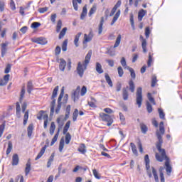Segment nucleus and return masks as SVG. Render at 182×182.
Instances as JSON below:
<instances>
[{
    "instance_id": "4468645a",
    "label": "nucleus",
    "mask_w": 182,
    "mask_h": 182,
    "mask_svg": "<svg viewBox=\"0 0 182 182\" xmlns=\"http://www.w3.org/2000/svg\"><path fill=\"white\" fill-rule=\"evenodd\" d=\"M146 14H147V11H146L144 9L139 10V11L138 13V21L139 22H141V21H143V18H144V16H146Z\"/></svg>"
},
{
    "instance_id": "338daca9",
    "label": "nucleus",
    "mask_w": 182,
    "mask_h": 182,
    "mask_svg": "<svg viewBox=\"0 0 182 182\" xmlns=\"http://www.w3.org/2000/svg\"><path fill=\"white\" fill-rule=\"evenodd\" d=\"M60 50H61L60 46H58L55 50V53L56 56H58V55H60Z\"/></svg>"
},
{
    "instance_id": "c756f323",
    "label": "nucleus",
    "mask_w": 182,
    "mask_h": 182,
    "mask_svg": "<svg viewBox=\"0 0 182 182\" xmlns=\"http://www.w3.org/2000/svg\"><path fill=\"white\" fill-rule=\"evenodd\" d=\"M163 170H164V167L160 166V168H159V176H160V178H161V182H165L164 173H163Z\"/></svg>"
},
{
    "instance_id": "4c0bfd02",
    "label": "nucleus",
    "mask_w": 182,
    "mask_h": 182,
    "mask_svg": "<svg viewBox=\"0 0 182 182\" xmlns=\"http://www.w3.org/2000/svg\"><path fill=\"white\" fill-rule=\"evenodd\" d=\"M60 29H62V20H58L56 26L57 33H59V32H60Z\"/></svg>"
},
{
    "instance_id": "774afa93",
    "label": "nucleus",
    "mask_w": 182,
    "mask_h": 182,
    "mask_svg": "<svg viewBox=\"0 0 182 182\" xmlns=\"http://www.w3.org/2000/svg\"><path fill=\"white\" fill-rule=\"evenodd\" d=\"M43 113H45V112H43V110H41L38 113V116L37 117V119L38 120H42L43 117Z\"/></svg>"
},
{
    "instance_id": "a18cd8bd",
    "label": "nucleus",
    "mask_w": 182,
    "mask_h": 182,
    "mask_svg": "<svg viewBox=\"0 0 182 182\" xmlns=\"http://www.w3.org/2000/svg\"><path fill=\"white\" fill-rule=\"evenodd\" d=\"M72 99L74 102H76L77 99H79V93H77V91H75L72 95Z\"/></svg>"
},
{
    "instance_id": "b1692460",
    "label": "nucleus",
    "mask_w": 182,
    "mask_h": 182,
    "mask_svg": "<svg viewBox=\"0 0 182 182\" xmlns=\"http://www.w3.org/2000/svg\"><path fill=\"white\" fill-rule=\"evenodd\" d=\"M12 149H14V145L12 144V141H9L8 147L6 151V154L9 156V154L12 151Z\"/></svg>"
},
{
    "instance_id": "f3484780",
    "label": "nucleus",
    "mask_w": 182,
    "mask_h": 182,
    "mask_svg": "<svg viewBox=\"0 0 182 182\" xmlns=\"http://www.w3.org/2000/svg\"><path fill=\"white\" fill-rule=\"evenodd\" d=\"M139 126L141 133H143V134H146L147 132H149V127H147V125L143 122H141Z\"/></svg>"
},
{
    "instance_id": "9d476101",
    "label": "nucleus",
    "mask_w": 182,
    "mask_h": 182,
    "mask_svg": "<svg viewBox=\"0 0 182 182\" xmlns=\"http://www.w3.org/2000/svg\"><path fill=\"white\" fill-rule=\"evenodd\" d=\"M58 63H59V69L61 72H65V69H66V60L63 58H60L57 60Z\"/></svg>"
},
{
    "instance_id": "a211bd4d",
    "label": "nucleus",
    "mask_w": 182,
    "mask_h": 182,
    "mask_svg": "<svg viewBox=\"0 0 182 182\" xmlns=\"http://www.w3.org/2000/svg\"><path fill=\"white\" fill-rule=\"evenodd\" d=\"M103 23H105V17H101V20L98 26L99 35H102V32H103Z\"/></svg>"
},
{
    "instance_id": "f704fd0d",
    "label": "nucleus",
    "mask_w": 182,
    "mask_h": 182,
    "mask_svg": "<svg viewBox=\"0 0 182 182\" xmlns=\"http://www.w3.org/2000/svg\"><path fill=\"white\" fill-rule=\"evenodd\" d=\"M130 23H131V26L133 29V31H134L136 29L135 26H134V16H133V14H130Z\"/></svg>"
},
{
    "instance_id": "58836bf2",
    "label": "nucleus",
    "mask_w": 182,
    "mask_h": 182,
    "mask_svg": "<svg viewBox=\"0 0 182 182\" xmlns=\"http://www.w3.org/2000/svg\"><path fill=\"white\" fill-rule=\"evenodd\" d=\"M63 52H66L68 50V39H65L62 44Z\"/></svg>"
},
{
    "instance_id": "393cba45",
    "label": "nucleus",
    "mask_w": 182,
    "mask_h": 182,
    "mask_svg": "<svg viewBox=\"0 0 182 182\" xmlns=\"http://www.w3.org/2000/svg\"><path fill=\"white\" fill-rule=\"evenodd\" d=\"M151 170H152V174L154 176L155 181L160 182V181L159 180V175L157 174V171L156 170V168L152 166Z\"/></svg>"
},
{
    "instance_id": "a878e982",
    "label": "nucleus",
    "mask_w": 182,
    "mask_h": 182,
    "mask_svg": "<svg viewBox=\"0 0 182 182\" xmlns=\"http://www.w3.org/2000/svg\"><path fill=\"white\" fill-rule=\"evenodd\" d=\"M28 136L31 137L33 132V124H30L27 128Z\"/></svg>"
},
{
    "instance_id": "2f4dec72",
    "label": "nucleus",
    "mask_w": 182,
    "mask_h": 182,
    "mask_svg": "<svg viewBox=\"0 0 182 182\" xmlns=\"http://www.w3.org/2000/svg\"><path fill=\"white\" fill-rule=\"evenodd\" d=\"M59 133H60L59 130H58L51 141L50 146H53V144H55V143H56V141H58V137H59Z\"/></svg>"
},
{
    "instance_id": "7ed1b4c3",
    "label": "nucleus",
    "mask_w": 182,
    "mask_h": 182,
    "mask_svg": "<svg viewBox=\"0 0 182 182\" xmlns=\"http://www.w3.org/2000/svg\"><path fill=\"white\" fill-rule=\"evenodd\" d=\"M128 85L129 86L122 88V98L124 101L129 100V91L131 93H134V90H136V85L133 80H129Z\"/></svg>"
},
{
    "instance_id": "4be33fe9",
    "label": "nucleus",
    "mask_w": 182,
    "mask_h": 182,
    "mask_svg": "<svg viewBox=\"0 0 182 182\" xmlns=\"http://www.w3.org/2000/svg\"><path fill=\"white\" fill-rule=\"evenodd\" d=\"M32 90H33V84L32 81H28L27 83V92L29 95L32 93Z\"/></svg>"
},
{
    "instance_id": "1a4fd4ad",
    "label": "nucleus",
    "mask_w": 182,
    "mask_h": 182,
    "mask_svg": "<svg viewBox=\"0 0 182 182\" xmlns=\"http://www.w3.org/2000/svg\"><path fill=\"white\" fill-rule=\"evenodd\" d=\"M32 42H34V43H38V45H46L48 43L46 38L43 37L34 38L32 39Z\"/></svg>"
},
{
    "instance_id": "ea45409f",
    "label": "nucleus",
    "mask_w": 182,
    "mask_h": 182,
    "mask_svg": "<svg viewBox=\"0 0 182 182\" xmlns=\"http://www.w3.org/2000/svg\"><path fill=\"white\" fill-rule=\"evenodd\" d=\"M63 147H65V140L63 139H61L60 141V144H59L60 153H62V151L63 150Z\"/></svg>"
},
{
    "instance_id": "37998d69",
    "label": "nucleus",
    "mask_w": 182,
    "mask_h": 182,
    "mask_svg": "<svg viewBox=\"0 0 182 182\" xmlns=\"http://www.w3.org/2000/svg\"><path fill=\"white\" fill-rule=\"evenodd\" d=\"M127 69H128V70H129V72L131 73V77L132 79H136V73H134V70L130 67H127Z\"/></svg>"
},
{
    "instance_id": "e433bc0d",
    "label": "nucleus",
    "mask_w": 182,
    "mask_h": 182,
    "mask_svg": "<svg viewBox=\"0 0 182 182\" xmlns=\"http://www.w3.org/2000/svg\"><path fill=\"white\" fill-rule=\"evenodd\" d=\"M58 91H59V86H56L53 91L51 99H55V97L58 96Z\"/></svg>"
},
{
    "instance_id": "c9c22d12",
    "label": "nucleus",
    "mask_w": 182,
    "mask_h": 182,
    "mask_svg": "<svg viewBox=\"0 0 182 182\" xmlns=\"http://www.w3.org/2000/svg\"><path fill=\"white\" fill-rule=\"evenodd\" d=\"M77 116H79V110L75 109L73 114V122H76V120H77Z\"/></svg>"
},
{
    "instance_id": "864d4df0",
    "label": "nucleus",
    "mask_w": 182,
    "mask_h": 182,
    "mask_svg": "<svg viewBox=\"0 0 182 182\" xmlns=\"http://www.w3.org/2000/svg\"><path fill=\"white\" fill-rule=\"evenodd\" d=\"M117 70H118V74L119 77H122L124 74V72L123 71V68L121 66H119L118 67Z\"/></svg>"
},
{
    "instance_id": "dca6fc26",
    "label": "nucleus",
    "mask_w": 182,
    "mask_h": 182,
    "mask_svg": "<svg viewBox=\"0 0 182 182\" xmlns=\"http://www.w3.org/2000/svg\"><path fill=\"white\" fill-rule=\"evenodd\" d=\"M47 148H48V145H45L41 149V150L40 151V152L38 153V154L37 155V156L35 159L36 161L39 160V159H41V157H42V156H43V154H45V151H46Z\"/></svg>"
},
{
    "instance_id": "8fccbe9b",
    "label": "nucleus",
    "mask_w": 182,
    "mask_h": 182,
    "mask_svg": "<svg viewBox=\"0 0 182 182\" xmlns=\"http://www.w3.org/2000/svg\"><path fill=\"white\" fill-rule=\"evenodd\" d=\"M146 110L148 113H151V112H153V107L151 106V104H150V102H146Z\"/></svg>"
},
{
    "instance_id": "6e6552de",
    "label": "nucleus",
    "mask_w": 182,
    "mask_h": 182,
    "mask_svg": "<svg viewBox=\"0 0 182 182\" xmlns=\"http://www.w3.org/2000/svg\"><path fill=\"white\" fill-rule=\"evenodd\" d=\"M144 161L146 164L147 176L149 177V178H151L153 175L151 174V171H150V159L149 158V155H145Z\"/></svg>"
},
{
    "instance_id": "680f3d73",
    "label": "nucleus",
    "mask_w": 182,
    "mask_h": 182,
    "mask_svg": "<svg viewBox=\"0 0 182 182\" xmlns=\"http://www.w3.org/2000/svg\"><path fill=\"white\" fill-rule=\"evenodd\" d=\"M120 107H122L123 109L124 110V112H127V106H126V105L124 104V102H120L119 103Z\"/></svg>"
},
{
    "instance_id": "f8f14e48",
    "label": "nucleus",
    "mask_w": 182,
    "mask_h": 182,
    "mask_svg": "<svg viewBox=\"0 0 182 182\" xmlns=\"http://www.w3.org/2000/svg\"><path fill=\"white\" fill-rule=\"evenodd\" d=\"M139 39L141 42L143 53H147V41L143 37V36H140Z\"/></svg>"
},
{
    "instance_id": "603ef678",
    "label": "nucleus",
    "mask_w": 182,
    "mask_h": 182,
    "mask_svg": "<svg viewBox=\"0 0 182 182\" xmlns=\"http://www.w3.org/2000/svg\"><path fill=\"white\" fill-rule=\"evenodd\" d=\"M151 62H153V55H151V53H149L147 62L148 68H150V66H151Z\"/></svg>"
},
{
    "instance_id": "f257e3e1",
    "label": "nucleus",
    "mask_w": 182,
    "mask_h": 182,
    "mask_svg": "<svg viewBox=\"0 0 182 182\" xmlns=\"http://www.w3.org/2000/svg\"><path fill=\"white\" fill-rule=\"evenodd\" d=\"M166 133V129H164V122H161L159 124V131L156 132V136L158 139V141L156 142V149L159 153H156L155 158L157 161L162 163L164 160H166L165 166L166 174L170 176L171 174L172 168L170 165V158L167 156L166 154V149H161V146H163V136Z\"/></svg>"
},
{
    "instance_id": "e2e57ef3",
    "label": "nucleus",
    "mask_w": 182,
    "mask_h": 182,
    "mask_svg": "<svg viewBox=\"0 0 182 182\" xmlns=\"http://www.w3.org/2000/svg\"><path fill=\"white\" fill-rule=\"evenodd\" d=\"M145 36L146 38L150 37V28L147 27L145 29Z\"/></svg>"
},
{
    "instance_id": "473e14b6",
    "label": "nucleus",
    "mask_w": 182,
    "mask_h": 182,
    "mask_svg": "<svg viewBox=\"0 0 182 182\" xmlns=\"http://www.w3.org/2000/svg\"><path fill=\"white\" fill-rule=\"evenodd\" d=\"M66 31H68V28L65 27L62 29V31L60 32L58 38L59 39H63L64 36L66 35Z\"/></svg>"
},
{
    "instance_id": "ddd939ff",
    "label": "nucleus",
    "mask_w": 182,
    "mask_h": 182,
    "mask_svg": "<svg viewBox=\"0 0 182 182\" xmlns=\"http://www.w3.org/2000/svg\"><path fill=\"white\" fill-rule=\"evenodd\" d=\"M8 45H9V43L8 41H6L5 43H1V57L2 58L5 56V54L8 50Z\"/></svg>"
},
{
    "instance_id": "052dcab7",
    "label": "nucleus",
    "mask_w": 182,
    "mask_h": 182,
    "mask_svg": "<svg viewBox=\"0 0 182 182\" xmlns=\"http://www.w3.org/2000/svg\"><path fill=\"white\" fill-rule=\"evenodd\" d=\"M96 6H93L89 11V16H92V15L96 12Z\"/></svg>"
},
{
    "instance_id": "13d9d810",
    "label": "nucleus",
    "mask_w": 182,
    "mask_h": 182,
    "mask_svg": "<svg viewBox=\"0 0 182 182\" xmlns=\"http://www.w3.org/2000/svg\"><path fill=\"white\" fill-rule=\"evenodd\" d=\"M39 26H41V23L39 22H33L31 24V28L33 29H36V28H39Z\"/></svg>"
},
{
    "instance_id": "cd10ccee",
    "label": "nucleus",
    "mask_w": 182,
    "mask_h": 182,
    "mask_svg": "<svg viewBox=\"0 0 182 182\" xmlns=\"http://www.w3.org/2000/svg\"><path fill=\"white\" fill-rule=\"evenodd\" d=\"M120 42H122V35L119 34L116 39L115 43L114 45V48H119V46L120 45Z\"/></svg>"
},
{
    "instance_id": "c85d7f7f",
    "label": "nucleus",
    "mask_w": 182,
    "mask_h": 182,
    "mask_svg": "<svg viewBox=\"0 0 182 182\" xmlns=\"http://www.w3.org/2000/svg\"><path fill=\"white\" fill-rule=\"evenodd\" d=\"M55 129H56V125L55 124V122H51L50 130H49L50 136H53V133H55Z\"/></svg>"
},
{
    "instance_id": "de8ad7c7",
    "label": "nucleus",
    "mask_w": 182,
    "mask_h": 182,
    "mask_svg": "<svg viewBox=\"0 0 182 182\" xmlns=\"http://www.w3.org/2000/svg\"><path fill=\"white\" fill-rule=\"evenodd\" d=\"M147 97L149 100V102H151L152 103V105H156V101L154 100V99L151 97V93L149 92L147 94Z\"/></svg>"
},
{
    "instance_id": "0eeeda50",
    "label": "nucleus",
    "mask_w": 182,
    "mask_h": 182,
    "mask_svg": "<svg viewBox=\"0 0 182 182\" xmlns=\"http://www.w3.org/2000/svg\"><path fill=\"white\" fill-rule=\"evenodd\" d=\"M22 112L25 113L23 117V125L25 126L28 123V119H29V111L25 112L26 110V107H28V104L26 102H23L21 105Z\"/></svg>"
},
{
    "instance_id": "f03ea898",
    "label": "nucleus",
    "mask_w": 182,
    "mask_h": 182,
    "mask_svg": "<svg viewBox=\"0 0 182 182\" xmlns=\"http://www.w3.org/2000/svg\"><path fill=\"white\" fill-rule=\"evenodd\" d=\"M92 58V51H89L85 56L84 64L79 62L77 66V73L79 75L80 77H83V75L85 74V70H86L87 68V65H89V62H90V58Z\"/></svg>"
},
{
    "instance_id": "49530a36",
    "label": "nucleus",
    "mask_w": 182,
    "mask_h": 182,
    "mask_svg": "<svg viewBox=\"0 0 182 182\" xmlns=\"http://www.w3.org/2000/svg\"><path fill=\"white\" fill-rule=\"evenodd\" d=\"M5 122H3V124L1 125H0V138L2 137V134H4V131L5 130Z\"/></svg>"
},
{
    "instance_id": "3c124183",
    "label": "nucleus",
    "mask_w": 182,
    "mask_h": 182,
    "mask_svg": "<svg viewBox=\"0 0 182 182\" xmlns=\"http://www.w3.org/2000/svg\"><path fill=\"white\" fill-rule=\"evenodd\" d=\"M156 83H157V77H156V75H154L151 80V87H154Z\"/></svg>"
},
{
    "instance_id": "423d86ee",
    "label": "nucleus",
    "mask_w": 182,
    "mask_h": 182,
    "mask_svg": "<svg viewBox=\"0 0 182 182\" xmlns=\"http://www.w3.org/2000/svg\"><path fill=\"white\" fill-rule=\"evenodd\" d=\"M100 117H101L103 122H107V126H112V124L113 123V119H112L110 115L101 112L100 114Z\"/></svg>"
},
{
    "instance_id": "39448f33",
    "label": "nucleus",
    "mask_w": 182,
    "mask_h": 182,
    "mask_svg": "<svg viewBox=\"0 0 182 182\" xmlns=\"http://www.w3.org/2000/svg\"><path fill=\"white\" fill-rule=\"evenodd\" d=\"M143 102V88L139 87L136 90V105L138 107H141V103Z\"/></svg>"
},
{
    "instance_id": "c03bdc74",
    "label": "nucleus",
    "mask_w": 182,
    "mask_h": 182,
    "mask_svg": "<svg viewBox=\"0 0 182 182\" xmlns=\"http://www.w3.org/2000/svg\"><path fill=\"white\" fill-rule=\"evenodd\" d=\"M92 173L95 178H97V180H100L102 178V176H100V175L99 174V172H97L96 169H93Z\"/></svg>"
},
{
    "instance_id": "5701e85b",
    "label": "nucleus",
    "mask_w": 182,
    "mask_h": 182,
    "mask_svg": "<svg viewBox=\"0 0 182 182\" xmlns=\"http://www.w3.org/2000/svg\"><path fill=\"white\" fill-rule=\"evenodd\" d=\"M82 36V33H77L74 39V45L77 48L79 46V39Z\"/></svg>"
},
{
    "instance_id": "9b49d317",
    "label": "nucleus",
    "mask_w": 182,
    "mask_h": 182,
    "mask_svg": "<svg viewBox=\"0 0 182 182\" xmlns=\"http://www.w3.org/2000/svg\"><path fill=\"white\" fill-rule=\"evenodd\" d=\"M92 39H93V31H90L88 35H84V41H82V43L85 45L87 42H90Z\"/></svg>"
},
{
    "instance_id": "20e7f679",
    "label": "nucleus",
    "mask_w": 182,
    "mask_h": 182,
    "mask_svg": "<svg viewBox=\"0 0 182 182\" xmlns=\"http://www.w3.org/2000/svg\"><path fill=\"white\" fill-rule=\"evenodd\" d=\"M64 95H65V87H63L58 99V105H57V107L55 108L56 114H59V112H60V109L62 107V99H63Z\"/></svg>"
},
{
    "instance_id": "4d7b16f0",
    "label": "nucleus",
    "mask_w": 182,
    "mask_h": 182,
    "mask_svg": "<svg viewBox=\"0 0 182 182\" xmlns=\"http://www.w3.org/2000/svg\"><path fill=\"white\" fill-rule=\"evenodd\" d=\"M69 100V95L65 94L63 97V100L61 102L63 105H66L68 103V100Z\"/></svg>"
},
{
    "instance_id": "6e6d98bb",
    "label": "nucleus",
    "mask_w": 182,
    "mask_h": 182,
    "mask_svg": "<svg viewBox=\"0 0 182 182\" xmlns=\"http://www.w3.org/2000/svg\"><path fill=\"white\" fill-rule=\"evenodd\" d=\"M10 8L11 11H15L16 9V6H15V1H14V0H11L10 1Z\"/></svg>"
},
{
    "instance_id": "79ce46f5",
    "label": "nucleus",
    "mask_w": 182,
    "mask_h": 182,
    "mask_svg": "<svg viewBox=\"0 0 182 182\" xmlns=\"http://www.w3.org/2000/svg\"><path fill=\"white\" fill-rule=\"evenodd\" d=\"M70 140H72V136L69 132H68L65 135V144H69V143H70Z\"/></svg>"
},
{
    "instance_id": "2eb2a0df",
    "label": "nucleus",
    "mask_w": 182,
    "mask_h": 182,
    "mask_svg": "<svg viewBox=\"0 0 182 182\" xmlns=\"http://www.w3.org/2000/svg\"><path fill=\"white\" fill-rule=\"evenodd\" d=\"M12 166H18L19 164V156L17 154H14L12 156Z\"/></svg>"
},
{
    "instance_id": "09e8293b",
    "label": "nucleus",
    "mask_w": 182,
    "mask_h": 182,
    "mask_svg": "<svg viewBox=\"0 0 182 182\" xmlns=\"http://www.w3.org/2000/svg\"><path fill=\"white\" fill-rule=\"evenodd\" d=\"M57 123L58 124V130H59V133H60V129H62V127H63V122H60V118H58L57 119Z\"/></svg>"
},
{
    "instance_id": "5fc2aeb1",
    "label": "nucleus",
    "mask_w": 182,
    "mask_h": 182,
    "mask_svg": "<svg viewBox=\"0 0 182 182\" xmlns=\"http://www.w3.org/2000/svg\"><path fill=\"white\" fill-rule=\"evenodd\" d=\"M87 92V88H86V86H83L81 89L80 95L81 96H85Z\"/></svg>"
},
{
    "instance_id": "aec40b11",
    "label": "nucleus",
    "mask_w": 182,
    "mask_h": 182,
    "mask_svg": "<svg viewBox=\"0 0 182 182\" xmlns=\"http://www.w3.org/2000/svg\"><path fill=\"white\" fill-rule=\"evenodd\" d=\"M119 16H120V10H118L112 18V21L111 22V26H113V25H114V23L119 19Z\"/></svg>"
},
{
    "instance_id": "0e129e2a",
    "label": "nucleus",
    "mask_w": 182,
    "mask_h": 182,
    "mask_svg": "<svg viewBox=\"0 0 182 182\" xmlns=\"http://www.w3.org/2000/svg\"><path fill=\"white\" fill-rule=\"evenodd\" d=\"M5 11V2L0 1V11L4 12Z\"/></svg>"
},
{
    "instance_id": "a19ab883",
    "label": "nucleus",
    "mask_w": 182,
    "mask_h": 182,
    "mask_svg": "<svg viewBox=\"0 0 182 182\" xmlns=\"http://www.w3.org/2000/svg\"><path fill=\"white\" fill-rule=\"evenodd\" d=\"M25 87H23L21 88V93H20V103H22V100H23V97L25 96Z\"/></svg>"
},
{
    "instance_id": "bf43d9fd",
    "label": "nucleus",
    "mask_w": 182,
    "mask_h": 182,
    "mask_svg": "<svg viewBox=\"0 0 182 182\" xmlns=\"http://www.w3.org/2000/svg\"><path fill=\"white\" fill-rule=\"evenodd\" d=\"M158 112L159 113V117L160 119H164L166 114H164V112H163V109H159Z\"/></svg>"
},
{
    "instance_id": "72a5a7b5",
    "label": "nucleus",
    "mask_w": 182,
    "mask_h": 182,
    "mask_svg": "<svg viewBox=\"0 0 182 182\" xmlns=\"http://www.w3.org/2000/svg\"><path fill=\"white\" fill-rule=\"evenodd\" d=\"M30 171H31V161H28L26 164V169H25L26 176H28Z\"/></svg>"
},
{
    "instance_id": "bb28decb",
    "label": "nucleus",
    "mask_w": 182,
    "mask_h": 182,
    "mask_svg": "<svg viewBox=\"0 0 182 182\" xmlns=\"http://www.w3.org/2000/svg\"><path fill=\"white\" fill-rule=\"evenodd\" d=\"M96 72H97V73H99L100 75H101V73H103V68H102V64H100V63H96Z\"/></svg>"
},
{
    "instance_id": "412c9836",
    "label": "nucleus",
    "mask_w": 182,
    "mask_h": 182,
    "mask_svg": "<svg viewBox=\"0 0 182 182\" xmlns=\"http://www.w3.org/2000/svg\"><path fill=\"white\" fill-rule=\"evenodd\" d=\"M77 150L81 154H85L86 153V145H85V144H81Z\"/></svg>"
},
{
    "instance_id": "7c9ffc66",
    "label": "nucleus",
    "mask_w": 182,
    "mask_h": 182,
    "mask_svg": "<svg viewBox=\"0 0 182 182\" xmlns=\"http://www.w3.org/2000/svg\"><path fill=\"white\" fill-rule=\"evenodd\" d=\"M130 146H131V148H132V150L133 154H134L135 156H138L139 153L137 152V147L136 146V145L134 144V143L131 142V143H130Z\"/></svg>"
},
{
    "instance_id": "69168bd1",
    "label": "nucleus",
    "mask_w": 182,
    "mask_h": 182,
    "mask_svg": "<svg viewBox=\"0 0 182 182\" xmlns=\"http://www.w3.org/2000/svg\"><path fill=\"white\" fill-rule=\"evenodd\" d=\"M11 68H12V65H11V64H8L4 70V73H9V72H11Z\"/></svg>"
},
{
    "instance_id": "6ab92c4d",
    "label": "nucleus",
    "mask_w": 182,
    "mask_h": 182,
    "mask_svg": "<svg viewBox=\"0 0 182 182\" xmlns=\"http://www.w3.org/2000/svg\"><path fill=\"white\" fill-rule=\"evenodd\" d=\"M105 80L107 83L109 85L110 87H113V82L112 81V78H110V76L109 74L105 73Z\"/></svg>"
}]
</instances>
